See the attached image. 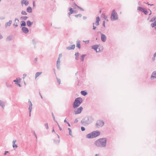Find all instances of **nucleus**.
Returning a JSON list of instances; mask_svg holds the SVG:
<instances>
[{"label":"nucleus","instance_id":"57","mask_svg":"<svg viewBox=\"0 0 156 156\" xmlns=\"http://www.w3.org/2000/svg\"><path fill=\"white\" fill-rule=\"evenodd\" d=\"M57 123L58 125V127L59 128V129L60 130V131H61L62 130V129H61V128L60 127L59 125L57 123Z\"/></svg>","mask_w":156,"mask_h":156},{"label":"nucleus","instance_id":"35","mask_svg":"<svg viewBox=\"0 0 156 156\" xmlns=\"http://www.w3.org/2000/svg\"><path fill=\"white\" fill-rule=\"evenodd\" d=\"M103 14H102V15H103ZM103 17L105 19L107 20V21H108V20L107 18V16H106L104 14L103 15Z\"/></svg>","mask_w":156,"mask_h":156},{"label":"nucleus","instance_id":"10","mask_svg":"<svg viewBox=\"0 0 156 156\" xmlns=\"http://www.w3.org/2000/svg\"><path fill=\"white\" fill-rule=\"evenodd\" d=\"M155 78H156V71H154L152 74L151 79L152 80Z\"/></svg>","mask_w":156,"mask_h":156},{"label":"nucleus","instance_id":"16","mask_svg":"<svg viewBox=\"0 0 156 156\" xmlns=\"http://www.w3.org/2000/svg\"><path fill=\"white\" fill-rule=\"evenodd\" d=\"M28 102L29 103V107L28 109L30 110H32V104L30 100H29Z\"/></svg>","mask_w":156,"mask_h":156},{"label":"nucleus","instance_id":"46","mask_svg":"<svg viewBox=\"0 0 156 156\" xmlns=\"http://www.w3.org/2000/svg\"><path fill=\"white\" fill-rule=\"evenodd\" d=\"M5 19V17L4 16H0V20H3Z\"/></svg>","mask_w":156,"mask_h":156},{"label":"nucleus","instance_id":"8","mask_svg":"<svg viewBox=\"0 0 156 156\" xmlns=\"http://www.w3.org/2000/svg\"><path fill=\"white\" fill-rule=\"evenodd\" d=\"M83 109V108L82 107H80L76 110H75L74 111L75 114L76 115L80 113Z\"/></svg>","mask_w":156,"mask_h":156},{"label":"nucleus","instance_id":"20","mask_svg":"<svg viewBox=\"0 0 156 156\" xmlns=\"http://www.w3.org/2000/svg\"><path fill=\"white\" fill-rule=\"evenodd\" d=\"M21 23L20 24L21 27H25L26 25V23L25 21H22L21 22Z\"/></svg>","mask_w":156,"mask_h":156},{"label":"nucleus","instance_id":"11","mask_svg":"<svg viewBox=\"0 0 156 156\" xmlns=\"http://www.w3.org/2000/svg\"><path fill=\"white\" fill-rule=\"evenodd\" d=\"M12 23V20H9L8 22H6L5 24V28H7L8 26H10Z\"/></svg>","mask_w":156,"mask_h":156},{"label":"nucleus","instance_id":"18","mask_svg":"<svg viewBox=\"0 0 156 156\" xmlns=\"http://www.w3.org/2000/svg\"><path fill=\"white\" fill-rule=\"evenodd\" d=\"M27 12L31 13L32 12V9L29 6L27 8Z\"/></svg>","mask_w":156,"mask_h":156},{"label":"nucleus","instance_id":"62","mask_svg":"<svg viewBox=\"0 0 156 156\" xmlns=\"http://www.w3.org/2000/svg\"><path fill=\"white\" fill-rule=\"evenodd\" d=\"M83 20H85L87 18V17L86 16H84L83 17Z\"/></svg>","mask_w":156,"mask_h":156},{"label":"nucleus","instance_id":"28","mask_svg":"<svg viewBox=\"0 0 156 156\" xmlns=\"http://www.w3.org/2000/svg\"><path fill=\"white\" fill-rule=\"evenodd\" d=\"M21 13L23 15H27V14L26 12L23 10L21 12Z\"/></svg>","mask_w":156,"mask_h":156},{"label":"nucleus","instance_id":"30","mask_svg":"<svg viewBox=\"0 0 156 156\" xmlns=\"http://www.w3.org/2000/svg\"><path fill=\"white\" fill-rule=\"evenodd\" d=\"M32 43L33 45H35L36 44V42L34 39H33L32 41Z\"/></svg>","mask_w":156,"mask_h":156},{"label":"nucleus","instance_id":"31","mask_svg":"<svg viewBox=\"0 0 156 156\" xmlns=\"http://www.w3.org/2000/svg\"><path fill=\"white\" fill-rule=\"evenodd\" d=\"M143 12L145 14V15H147V10H146L145 9H144L143 11Z\"/></svg>","mask_w":156,"mask_h":156},{"label":"nucleus","instance_id":"51","mask_svg":"<svg viewBox=\"0 0 156 156\" xmlns=\"http://www.w3.org/2000/svg\"><path fill=\"white\" fill-rule=\"evenodd\" d=\"M99 23L96 22V23H95V25L96 26H98L99 25Z\"/></svg>","mask_w":156,"mask_h":156},{"label":"nucleus","instance_id":"55","mask_svg":"<svg viewBox=\"0 0 156 156\" xmlns=\"http://www.w3.org/2000/svg\"><path fill=\"white\" fill-rule=\"evenodd\" d=\"M13 26H15L16 27H17L18 26V25H17V23H14L13 24Z\"/></svg>","mask_w":156,"mask_h":156},{"label":"nucleus","instance_id":"48","mask_svg":"<svg viewBox=\"0 0 156 156\" xmlns=\"http://www.w3.org/2000/svg\"><path fill=\"white\" fill-rule=\"evenodd\" d=\"M60 64H56V65H57V68L58 69H59V68H60Z\"/></svg>","mask_w":156,"mask_h":156},{"label":"nucleus","instance_id":"36","mask_svg":"<svg viewBox=\"0 0 156 156\" xmlns=\"http://www.w3.org/2000/svg\"><path fill=\"white\" fill-rule=\"evenodd\" d=\"M44 126L47 129H48V123H45L44 125Z\"/></svg>","mask_w":156,"mask_h":156},{"label":"nucleus","instance_id":"63","mask_svg":"<svg viewBox=\"0 0 156 156\" xmlns=\"http://www.w3.org/2000/svg\"><path fill=\"white\" fill-rule=\"evenodd\" d=\"M96 27L94 26H93V30H95L96 29Z\"/></svg>","mask_w":156,"mask_h":156},{"label":"nucleus","instance_id":"19","mask_svg":"<svg viewBox=\"0 0 156 156\" xmlns=\"http://www.w3.org/2000/svg\"><path fill=\"white\" fill-rule=\"evenodd\" d=\"M76 47H78L79 48H80V41H77Z\"/></svg>","mask_w":156,"mask_h":156},{"label":"nucleus","instance_id":"3","mask_svg":"<svg viewBox=\"0 0 156 156\" xmlns=\"http://www.w3.org/2000/svg\"><path fill=\"white\" fill-rule=\"evenodd\" d=\"M100 134V133L99 131H94L87 134L86 137L89 139L93 138L99 136Z\"/></svg>","mask_w":156,"mask_h":156},{"label":"nucleus","instance_id":"22","mask_svg":"<svg viewBox=\"0 0 156 156\" xmlns=\"http://www.w3.org/2000/svg\"><path fill=\"white\" fill-rule=\"evenodd\" d=\"M6 39L7 41H11L12 39V37L11 36H9L7 37Z\"/></svg>","mask_w":156,"mask_h":156},{"label":"nucleus","instance_id":"12","mask_svg":"<svg viewBox=\"0 0 156 156\" xmlns=\"http://www.w3.org/2000/svg\"><path fill=\"white\" fill-rule=\"evenodd\" d=\"M0 106L4 109L5 107V102L0 100Z\"/></svg>","mask_w":156,"mask_h":156},{"label":"nucleus","instance_id":"6","mask_svg":"<svg viewBox=\"0 0 156 156\" xmlns=\"http://www.w3.org/2000/svg\"><path fill=\"white\" fill-rule=\"evenodd\" d=\"M104 124V123L103 121L99 120L97 121L96 124V126L97 127H99L103 126Z\"/></svg>","mask_w":156,"mask_h":156},{"label":"nucleus","instance_id":"52","mask_svg":"<svg viewBox=\"0 0 156 156\" xmlns=\"http://www.w3.org/2000/svg\"><path fill=\"white\" fill-rule=\"evenodd\" d=\"M23 79H24V78H25V77H26V76H27V75H26V74H23Z\"/></svg>","mask_w":156,"mask_h":156},{"label":"nucleus","instance_id":"7","mask_svg":"<svg viewBox=\"0 0 156 156\" xmlns=\"http://www.w3.org/2000/svg\"><path fill=\"white\" fill-rule=\"evenodd\" d=\"M98 33H100L101 34V40L103 42H105L106 40L107 37L106 36L103 34H102L101 32L99 31Z\"/></svg>","mask_w":156,"mask_h":156},{"label":"nucleus","instance_id":"50","mask_svg":"<svg viewBox=\"0 0 156 156\" xmlns=\"http://www.w3.org/2000/svg\"><path fill=\"white\" fill-rule=\"evenodd\" d=\"M105 21H104L103 22V24H102V25H103V26H104V27H105Z\"/></svg>","mask_w":156,"mask_h":156},{"label":"nucleus","instance_id":"32","mask_svg":"<svg viewBox=\"0 0 156 156\" xmlns=\"http://www.w3.org/2000/svg\"><path fill=\"white\" fill-rule=\"evenodd\" d=\"M156 19V17L154 16L151 19V20L150 21L153 22Z\"/></svg>","mask_w":156,"mask_h":156},{"label":"nucleus","instance_id":"15","mask_svg":"<svg viewBox=\"0 0 156 156\" xmlns=\"http://www.w3.org/2000/svg\"><path fill=\"white\" fill-rule=\"evenodd\" d=\"M21 3L22 5L24 4L25 5H27L29 3V2L26 0H22L21 1Z\"/></svg>","mask_w":156,"mask_h":156},{"label":"nucleus","instance_id":"14","mask_svg":"<svg viewBox=\"0 0 156 156\" xmlns=\"http://www.w3.org/2000/svg\"><path fill=\"white\" fill-rule=\"evenodd\" d=\"M75 45L74 44L72 45L71 47H68L66 48V49L68 50L74 49L75 48Z\"/></svg>","mask_w":156,"mask_h":156},{"label":"nucleus","instance_id":"24","mask_svg":"<svg viewBox=\"0 0 156 156\" xmlns=\"http://www.w3.org/2000/svg\"><path fill=\"white\" fill-rule=\"evenodd\" d=\"M144 9V8H143L141 7H137V10H139L140 11H141V12H143Z\"/></svg>","mask_w":156,"mask_h":156},{"label":"nucleus","instance_id":"43","mask_svg":"<svg viewBox=\"0 0 156 156\" xmlns=\"http://www.w3.org/2000/svg\"><path fill=\"white\" fill-rule=\"evenodd\" d=\"M81 130L82 131H84L85 129V128L84 127H83V126H82L81 127Z\"/></svg>","mask_w":156,"mask_h":156},{"label":"nucleus","instance_id":"61","mask_svg":"<svg viewBox=\"0 0 156 156\" xmlns=\"http://www.w3.org/2000/svg\"><path fill=\"white\" fill-rule=\"evenodd\" d=\"M153 57H156V52L154 53Z\"/></svg>","mask_w":156,"mask_h":156},{"label":"nucleus","instance_id":"9","mask_svg":"<svg viewBox=\"0 0 156 156\" xmlns=\"http://www.w3.org/2000/svg\"><path fill=\"white\" fill-rule=\"evenodd\" d=\"M22 30L23 32L25 34L27 33L29 31L27 27H22Z\"/></svg>","mask_w":156,"mask_h":156},{"label":"nucleus","instance_id":"58","mask_svg":"<svg viewBox=\"0 0 156 156\" xmlns=\"http://www.w3.org/2000/svg\"><path fill=\"white\" fill-rule=\"evenodd\" d=\"M16 84H17V85L19 86L20 87H21V85L20 84V83H15Z\"/></svg>","mask_w":156,"mask_h":156},{"label":"nucleus","instance_id":"53","mask_svg":"<svg viewBox=\"0 0 156 156\" xmlns=\"http://www.w3.org/2000/svg\"><path fill=\"white\" fill-rule=\"evenodd\" d=\"M16 140H14L12 141V144H15L16 142Z\"/></svg>","mask_w":156,"mask_h":156},{"label":"nucleus","instance_id":"60","mask_svg":"<svg viewBox=\"0 0 156 156\" xmlns=\"http://www.w3.org/2000/svg\"><path fill=\"white\" fill-rule=\"evenodd\" d=\"M3 38V36L2 35L0 34V40Z\"/></svg>","mask_w":156,"mask_h":156},{"label":"nucleus","instance_id":"34","mask_svg":"<svg viewBox=\"0 0 156 156\" xmlns=\"http://www.w3.org/2000/svg\"><path fill=\"white\" fill-rule=\"evenodd\" d=\"M68 129L69 131V135L71 136L72 135V133H72V131H71V129H70V128H68Z\"/></svg>","mask_w":156,"mask_h":156},{"label":"nucleus","instance_id":"64","mask_svg":"<svg viewBox=\"0 0 156 156\" xmlns=\"http://www.w3.org/2000/svg\"><path fill=\"white\" fill-rule=\"evenodd\" d=\"M62 56V54H60L59 55V56L60 57H61Z\"/></svg>","mask_w":156,"mask_h":156},{"label":"nucleus","instance_id":"27","mask_svg":"<svg viewBox=\"0 0 156 156\" xmlns=\"http://www.w3.org/2000/svg\"><path fill=\"white\" fill-rule=\"evenodd\" d=\"M28 17L27 16H23L21 17V18L24 20H26L27 19H28Z\"/></svg>","mask_w":156,"mask_h":156},{"label":"nucleus","instance_id":"49","mask_svg":"<svg viewBox=\"0 0 156 156\" xmlns=\"http://www.w3.org/2000/svg\"><path fill=\"white\" fill-rule=\"evenodd\" d=\"M29 110V116H31V112L32 111V110Z\"/></svg>","mask_w":156,"mask_h":156},{"label":"nucleus","instance_id":"40","mask_svg":"<svg viewBox=\"0 0 156 156\" xmlns=\"http://www.w3.org/2000/svg\"><path fill=\"white\" fill-rule=\"evenodd\" d=\"M57 82L59 84H60L61 80L60 79L57 78Z\"/></svg>","mask_w":156,"mask_h":156},{"label":"nucleus","instance_id":"17","mask_svg":"<svg viewBox=\"0 0 156 156\" xmlns=\"http://www.w3.org/2000/svg\"><path fill=\"white\" fill-rule=\"evenodd\" d=\"M33 24V22H31L30 21V20H28L27 22V25L28 27H30Z\"/></svg>","mask_w":156,"mask_h":156},{"label":"nucleus","instance_id":"42","mask_svg":"<svg viewBox=\"0 0 156 156\" xmlns=\"http://www.w3.org/2000/svg\"><path fill=\"white\" fill-rule=\"evenodd\" d=\"M52 116L53 118V120H54V121H55L56 122H57L55 120V116H54V115L53 113H52Z\"/></svg>","mask_w":156,"mask_h":156},{"label":"nucleus","instance_id":"13","mask_svg":"<svg viewBox=\"0 0 156 156\" xmlns=\"http://www.w3.org/2000/svg\"><path fill=\"white\" fill-rule=\"evenodd\" d=\"M98 45H94L93 46H92V48L94 50H95L97 52H99L100 51L99 49V51H97V49L98 48Z\"/></svg>","mask_w":156,"mask_h":156},{"label":"nucleus","instance_id":"37","mask_svg":"<svg viewBox=\"0 0 156 156\" xmlns=\"http://www.w3.org/2000/svg\"><path fill=\"white\" fill-rule=\"evenodd\" d=\"M69 10L70 13H73V10L72 8H69Z\"/></svg>","mask_w":156,"mask_h":156},{"label":"nucleus","instance_id":"29","mask_svg":"<svg viewBox=\"0 0 156 156\" xmlns=\"http://www.w3.org/2000/svg\"><path fill=\"white\" fill-rule=\"evenodd\" d=\"M100 21V19L99 16H97L96 18V22L99 23Z\"/></svg>","mask_w":156,"mask_h":156},{"label":"nucleus","instance_id":"1","mask_svg":"<svg viewBox=\"0 0 156 156\" xmlns=\"http://www.w3.org/2000/svg\"><path fill=\"white\" fill-rule=\"evenodd\" d=\"M107 139L103 138L98 139L94 142L95 145L98 147L105 148L106 146Z\"/></svg>","mask_w":156,"mask_h":156},{"label":"nucleus","instance_id":"38","mask_svg":"<svg viewBox=\"0 0 156 156\" xmlns=\"http://www.w3.org/2000/svg\"><path fill=\"white\" fill-rule=\"evenodd\" d=\"M75 16L76 18L78 17V16H79L80 17H81L82 16V15L80 14L77 15H75Z\"/></svg>","mask_w":156,"mask_h":156},{"label":"nucleus","instance_id":"54","mask_svg":"<svg viewBox=\"0 0 156 156\" xmlns=\"http://www.w3.org/2000/svg\"><path fill=\"white\" fill-rule=\"evenodd\" d=\"M9 152L8 151H5L4 154V155H6L7 153H8Z\"/></svg>","mask_w":156,"mask_h":156},{"label":"nucleus","instance_id":"47","mask_svg":"<svg viewBox=\"0 0 156 156\" xmlns=\"http://www.w3.org/2000/svg\"><path fill=\"white\" fill-rule=\"evenodd\" d=\"M13 81L16 83H17L18 82V80L17 79V78H16V80H14Z\"/></svg>","mask_w":156,"mask_h":156},{"label":"nucleus","instance_id":"21","mask_svg":"<svg viewBox=\"0 0 156 156\" xmlns=\"http://www.w3.org/2000/svg\"><path fill=\"white\" fill-rule=\"evenodd\" d=\"M42 73V72L36 73L35 75V78H36L37 77L39 76Z\"/></svg>","mask_w":156,"mask_h":156},{"label":"nucleus","instance_id":"41","mask_svg":"<svg viewBox=\"0 0 156 156\" xmlns=\"http://www.w3.org/2000/svg\"><path fill=\"white\" fill-rule=\"evenodd\" d=\"M12 147L13 148H14L15 147L17 148L18 147V146L16 144H13L12 145Z\"/></svg>","mask_w":156,"mask_h":156},{"label":"nucleus","instance_id":"33","mask_svg":"<svg viewBox=\"0 0 156 156\" xmlns=\"http://www.w3.org/2000/svg\"><path fill=\"white\" fill-rule=\"evenodd\" d=\"M76 5L77 7L78 8H79L80 10H81L82 11H84L83 9L82 8H81V7H80L78 6L76 4Z\"/></svg>","mask_w":156,"mask_h":156},{"label":"nucleus","instance_id":"39","mask_svg":"<svg viewBox=\"0 0 156 156\" xmlns=\"http://www.w3.org/2000/svg\"><path fill=\"white\" fill-rule=\"evenodd\" d=\"M57 64H60V60H59V59H58V60L57 61Z\"/></svg>","mask_w":156,"mask_h":156},{"label":"nucleus","instance_id":"59","mask_svg":"<svg viewBox=\"0 0 156 156\" xmlns=\"http://www.w3.org/2000/svg\"><path fill=\"white\" fill-rule=\"evenodd\" d=\"M152 59L153 61H154L155 60V57H153L152 58Z\"/></svg>","mask_w":156,"mask_h":156},{"label":"nucleus","instance_id":"23","mask_svg":"<svg viewBox=\"0 0 156 156\" xmlns=\"http://www.w3.org/2000/svg\"><path fill=\"white\" fill-rule=\"evenodd\" d=\"M81 93L82 94V95L84 96L86 95L87 94V92L85 91H81Z\"/></svg>","mask_w":156,"mask_h":156},{"label":"nucleus","instance_id":"26","mask_svg":"<svg viewBox=\"0 0 156 156\" xmlns=\"http://www.w3.org/2000/svg\"><path fill=\"white\" fill-rule=\"evenodd\" d=\"M86 55H81V60L82 62H83L84 61V58Z\"/></svg>","mask_w":156,"mask_h":156},{"label":"nucleus","instance_id":"2","mask_svg":"<svg viewBox=\"0 0 156 156\" xmlns=\"http://www.w3.org/2000/svg\"><path fill=\"white\" fill-rule=\"evenodd\" d=\"M94 120L91 116H88L84 117L81 121V123L84 126H87L92 123Z\"/></svg>","mask_w":156,"mask_h":156},{"label":"nucleus","instance_id":"44","mask_svg":"<svg viewBox=\"0 0 156 156\" xmlns=\"http://www.w3.org/2000/svg\"><path fill=\"white\" fill-rule=\"evenodd\" d=\"M79 55V53L78 52H76L75 53V55L76 57H78Z\"/></svg>","mask_w":156,"mask_h":156},{"label":"nucleus","instance_id":"45","mask_svg":"<svg viewBox=\"0 0 156 156\" xmlns=\"http://www.w3.org/2000/svg\"><path fill=\"white\" fill-rule=\"evenodd\" d=\"M151 26L152 27H154L155 26H156V24H154V23H152L151 24Z\"/></svg>","mask_w":156,"mask_h":156},{"label":"nucleus","instance_id":"56","mask_svg":"<svg viewBox=\"0 0 156 156\" xmlns=\"http://www.w3.org/2000/svg\"><path fill=\"white\" fill-rule=\"evenodd\" d=\"M78 119H75V121H74V122L75 123H77L78 122Z\"/></svg>","mask_w":156,"mask_h":156},{"label":"nucleus","instance_id":"5","mask_svg":"<svg viewBox=\"0 0 156 156\" xmlns=\"http://www.w3.org/2000/svg\"><path fill=\"white\" fill-rule=\"evenodd\" d=\"M118 15L115 9L112 10L111 16V20L112 21H115L118 20Z\"/></svg>","mask_w":156,"mask_h":156},{"label":"nucleus","instance_id":"25","mask_svg":"<svg viewBox=\"0 0 156 156\" xmlns=\"http://www.w3.org/2000/svg\"><path fill=\"white\" fill-rule=\"evenodd\" d=\"M5 84L6 85V86L7 87H12V85L11 84H9L7 83H5Z\"/></svg>","mask_w":156,"mask_h":156},{"label":"nucleus","instance_id":"4","mask_svg":"<svg viewBox=\"0 0 156 156\" xmlns=\"http://www.w3.org/2000/svg\"><path fill=\"white\" fill-rule=\"evenodd\" d=\"M83 102V99L80 97H78L75 99L73 106L74 108L79 107Z\"/></svg>","mask_w":156,"mask_h":156}]
</instances>
